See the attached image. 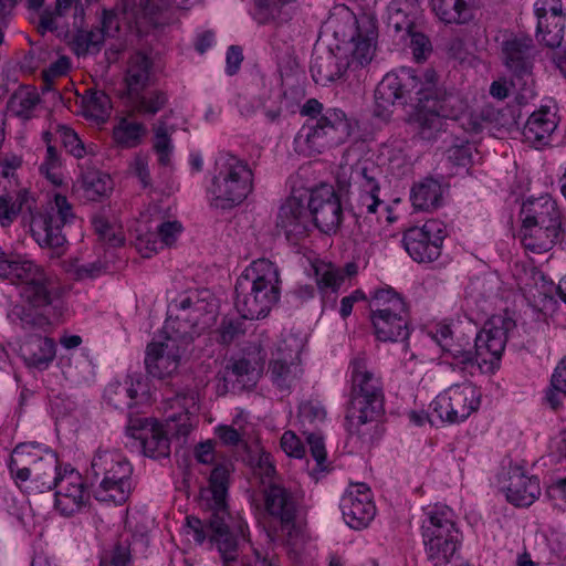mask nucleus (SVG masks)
I'll return each instance as SVG.
<instances>
[{
	"label": "nucleus",
	"mask_w": 566,
	"mask_h": 566,
	"mask_svg": "<svg viewBox=\"0 0 566 566\" xmlns=\"http://www.w3.org/2000/svg\"><path fill=\"white\" fill-rule=\"evenodd\" d=\"M87 497V493L57 490L54 506L62 515L70 516L83 507Z\"/></svg>",
	"instance_id": "09e8293b"
},
{
	"label": "nucleus",
	"mask_w": 566,
	"mask_h": 566,
	"mask_svg": "<svg viewBox=\"0 0 566 566\" xmlns=\"http://www.w3.org/2000/svg\"><path fill=\"white\" fill-rule=\"evenodd\" d=\"M281 448L290 458L301 459L305 451L295 433L286 431L281 438Z\"/></svg>",
	"instance_id": "680f3d73"
},
{
	"label": "nucleus",
	"mask_w": 566,
	"mask_h": 566,
	"mask_svg": "<svg viewBox=\"0 0 566 566\" xmlns=\"http://www.w3.org/2000/svg\"><path fill=\"white\" fill-rule=\"evenodd\" d=\"M314 271L316 284L321 292L328 290L336 292L345 281L344 270L331 263L316 262L314 263Z\"/></svg>",
	"instance_id": "37998d69"
},
{
	"label": "nucleus",
	"mask_w": 566,
	"mask_h": 566,
	"mask_svg": "<svg viewBox=\"0 0 566 566\" xmlns=\"http://www.w3.org/2000/svg\"><path fill=\"white\" fill-rule=\"evenodd\" d=\"M130 170L140 180L143 187H148L151 184L150 174L148 169L147 157L137 155L130 164Z\"/></svg>",
	"instance_id": "0e129e2a"
},
{
	"label": "nucleus",
	"mask_w": 566,
	"mask_h": 566,
	"mask_svg": "<svg viewBox=\"0 0 566 566\" xmlns=\"http://www.w3.org/2000/svg\"><path fill=\"white\" fill-rule=\"evenodd\" d=\"M135 245L143 258H150L158 249V242L153 233L139 235L136 239Z\"/></svg>",
	"instance_id": "338daca9"
},
{
	"label": "nucleus",
	"mask_w": 566,
	"mask_h": 566,
	"mask_svg": "<svg viewBox=\"0 0 566 566\" xmlns=\"http://www.w3.org/2000/svg\"><path fill=\"white\" fill-rule=\"evenodd\" d=\"M243 61L242 49L238 45L229 46L226 55V72L228 75H234Z\"/></svg>",
	"instance_id": "69168bd1"
},
{
	"label": "nucleus",
	"mask_w": 566,
	"mask_h": 566,
	"mask_svg": "<svg viewBox=\"0 0 566 566\" xmlns=\"http://www.w3.org/2000/svg\"><path fill=\"white\" fill-rule=\"evenodd\" d=\"M558 126L556 112L549 107H541L528 117L523 135L535 147H543L552 142Z\"/></svg>",
	"instance_id": "412c9836"
},
{
	"label": "nucleus",
	"mask_w": 566,
	"mask_h": 566,
	"mask_svg": "<svg viewBox=\"0 0 566 566\" xmlns=\"http://www.w3.org/2000/svg\"><path fill=\"white\" fill-rule=\"evenodd\" d=\"M413 107L412 120L422 138L431 139L446 129L447 119H457L464 111L463 101L444 93L438 86L433 70L418 74L410 67L387 73L374 94L373 113L381 120H389L398 105Z\"/></svg>",
	"instance_id": "f257e3e1"
},
{
	"label": "nucleus",
	"mask_w": 566,
	"mask_h": 566,
	"mask_svg": "<svg viewBox=\"0 0 566 566\" xmlns=\"http://www.w3.org/2000/svg\"><path fill=\"white\" fill-rule=\"evenodd\" d=\"M222 566H248V562L241 555L238 541L230 544H221L218 548Z\"/></svg>",
	"instance_id": "bf43d9fd"
},
{
	"label": "nucleus",
	"mask_w": 566,
	"mask_h": 566,
	"mask_svg": "<svg viewBox=\"0 0 566 566\" xmlns=\"http://www.w3.org/2000/svg\"><path fill=\"white\" fill-rule=\"evenodd\" d=\"M116 467L123 471V474L116 475L114 469H108L101 482L97 496L102 501H113L116 504H122L128 499L130 489L128 476L132 473V467L129 462H116Z\"/></svg>",
	"instance_id": "a878e982"
},
{
	"label": "nucleus",
	"mask_w": 566,
	"mask_h": 566,
	"mask_svg": "<svg viewBox=\"0 0 566 566\" xmlns=\"http://www.w3.org/2000/svg\"><path fill=\"white\" fill-rule=\"evenodd\" d=\"M145 366L147 373L166 385H172L177 373V345L170 336L148 344Z\"/></svg>",
	"instance_id": "dca6fc26"
},
{
	"label": "nucleus",
	"mask_w": 566,
	"mask_h": 566,
	"mask_svg": "<svg viewBox=\"0 0 566 566\" xmlns=\"http://www.w3.org/2000/svg\"><path fill=\"white\" fill-rule=\"evenodd\" d=\"M565 23H566V17L563 18L562 27L559 30V34H557V39L554 40L553 38L549 39L551 32H553V23L552 20H547L546 28H542L539 24V21H537V28H536V38L537 40L543 43L544 45L548 48H557L560 45L563 39H564V30H565Z\"/></svg>",
	"instance_id": "052dcab7"
},
{
	"label": "nucleus",
	"mask_w": 566,
	"mask_h": 566,
	"mask_svg": "<svg viewBox=\"0 0 566 566\" xmlns=\"http://www.w3.org/2000/svg\"><path fill=\"white\" fill-rule=\"evenodd\" d=\"M40 170L52 182V185H62L63 176L61 172V160L54 146L48 145L45 160L41 165Z\"/></svg>",
	"instance_id": "3c124183"
},
{
	"label": "nucleus",
	"mask_w": 566,
	"mask_h": 566,
	"mask_svg": "<svg viewBox=\"0 0 566 566\" xmlns=\"http://www.w3.org/2000/svg\"><path fill=\"white\" fill-rule=\"evenodd\" d=\"M534 12L542 28H546L547 20H552L553 32L549 39H557L562 27L563 18L566 17L562 0H536L534 3Z\"/></svg>",
	"instance_id": "f704fd0d"
},
{
	"label": "nucleus",
	"mask_w": 566,
	"mask_h": 566,
	"mask_svg": "<svg viewBox=\"0 0 566 566\" xmlns=\"http://www.w3.org/2000/svg\"><path fill=\"white\" fill-rule=\"evenodd\" d=\"M344 51H327L316 55L311 63V74L316 84L326 86L338 80L344 74L346 67L357 69L356 65H348L343 60Z\"/></svg>",
	"instance_id": "b1692460"
},
{
	"label": "nucleus",
	"mask_w": 566,
	"mask_h": 566,
	"mask_svg": "<svg viewBox=\"0 0 566 566\" xmlns=\"http://www.w3.org/2000/svg\"><path fill=\"white\" fill-rule=\"evenodd\" d=\"M551 385L566 396V356L557 364L551 378Z\"/></svg>",
	"instance_id": "774afa93"
},
{
	"label": "nucleus",
	"mask_w": 566,
	"mask_h": 566,
	"mask_svg": "<svg viewBox=\"0 0 566 566\" xmlns=\"http://www.w3.org/2000/svg\"><path fill=\"white\" fill-rule=\"evenodd\" d=\"M560 232V229L522 222L518 239L526 251L541 254L548 252L555 245Z\"/></svg>",
	"instance_id": "393cba45"
},
{
	"label": "nucleus",
	"mask_w": 566,
	"mask_h": 566,
	"mask_svg": "<svg viewBox=\"0 0 566 566\" xmlns=\"http://www.w3.org/2000/svg\"><path fill=\"white\" fill-rule=\"evenodd\" d=\"M251 470L255 478H259L262 484L265 479L269 485L263 490L265 511L281 523L283 531L291 536L293 532L297 533L296 525L297 504L292 493L272 480L275 475V468L272 462H250Z\"/></svg>",
	"instance_id": "9d476101"
},
{
	"label": "nucleus",
	"mask_w": 566,
	"mask_h": 566,
	"mask_svg": "<svg viewBox=\"0 0 566 566\" xmlns=\"http://www.w3.org/2000/svg\"><path fill=\"white\" fill-rule=\"evenodd\" d=\"M211 515L209 518L210 541L216 545L217 549L220 548L222 542L230 544L237 542V538L229 530L230 514L228 511V503L218 501L210 502Z\"/></svg>",
	"instance_id": "473e14b6"
},
{
	"label": "nucleus",
	"mask_w": 566,
	"mask_h": 566,
	"mask_svg": "<svg viewBox=\"0 0 566 566\" xmlns=\"http://www.w3.org/2000/svg\"><path fill=\"white\" fill-rule=\"evenodd\" d=\"M307 207L313 222L322 232L336 233L343 222V207L332 185L321 184L312 189Z\"/></svg>",
	"instance_id": "4468645a"
},
{
	"label": "nucleus",
	"mask_w": 566,
	"mask_h": 566,
	"mask_svg": "<svg viewBox=\"0 0 566 566\" xmlns=\"http://www.w3.org/2000/svg\"><path fill=\"white\" fill-rule=\"evenodd\" d=\"M12 457H28L33 460H51L56 459L57 454L55 451L50 450L46 447H43L41 444H36L33 442L30 443H20L18 444L13 452ZM13 460V458H11Z\"/></svg>",
	"instance_id": "5fc2aeb1"
},
{
	"label": "nucleus",
	"mask_w": 566,
	"mask_h": 566,
	"mask_svg": "<svg viewBox=\"0 0 566 566\" xmlns=\"http://www.w3.org/2000/svg\"><path fill=\"white\" fill-rule=\"evenodd\" d=\"M92 223L98 239L109 247H119L124 242L120 233L116 232L114 227L103 216H94Z\"/></svg>",
	"instance_id": "603ef678"
},
{
	"label": "nucleus",
	"mask_w": 566,
	"mask_h": 566,
	"mask_svg": "<svg viewBox=\"0 0 566 566\" xmlns=\"http://www.w3.org/2000/svg\"><path fill=\"white\" fill-rule=\"evenodd\" d=\"M130 560L129 546L125 542H118L114 548L101 560L99 566H127Z\"/></svg>",
	"instance_id": "4d7b16f0"
},
{
	"label": "nucleus",
	"mask_w": 566,
	"mask_h": 566,
	"mask_svg": "<svg viewBox=\"0 0 566 566\" xmlns=\"http://www.w3.org/2000/svg\"><path fill=\"white\" fill-rule=\"evenodd\" d=\"M22 217L24 226H29L32 238L41 248L53 250L55 255L63 253L66 238L63 227L74 218L73 209L66 197L55 195L45 207L36 209L35 200L28 190H19L0 195V226L9 227L18 216Z\"/></svg>",
	"instance_id": "7ed1b4c3"
},
{
	"label": "nucleus",
	"mask_w": 566,
	"mask_h": 566,
	"mask_svg": "<svg viewBox=\"0 0 566 566\" xmlns=\"http://www.w3.org/2000/svg\"><path fill=\"white\" fill-rule=\"evenodd\" d=\"M533 52L532 40L528 38H513L504 42L503 54L506 66L516 72H526L531 66Z\"/></svg>",
	"instance_id": "2f4dec72"
},
{
	"label": "nucleus",
	"mask_w": 566,
	"mask_h": 566,
	"mask_svg": "<svg viewBox=\"0 0 566 566\" xmlns=\"http://www.w3.org/2000/svg\"><path fill=\"white\" fill-rule=\"evenodd\" d=\"M423 542L428 558L434 566L446 565L457 551L458 530L447 511H437L429 514L427 524H423Z\"/></svg>",
	"instance_id": "f8f14e48"
},
{
	"label": "nucleus",
	"mask_w": 566,
	"mask_h": 566,
	"mask_svg": "<svg viewBox=\"0 0 566 566\" xmlns=\"http://www.w3.org/2000/svg\"><path fill=\"white\" fill-rule=\"evenodd\" d=\"M138 389L132 379L124 382L112 384L106 390V397L111 403L116 408L126 406L127 408L134 407L137 401Z\"/></svg>",
	"instance_id": "a18cd8bd"
},
{
	"label": "nucleus",
	"mask_w": 566,
	"mask_h": 566,
	"mask_svg": "<svg viewBox=\"0 0 566 566\" xmlns=\"http://www.w3.org/2000/svg\"><path fill=\"white\" fill-rule=\"evenodd\" d=\"M130 98L134 112L149 117L163 109L168 101L166 93L159 90L148 91L144 94H133Z\"/></svg>",
	"instance_id": "a19ab883"
},
{
	"label": "nucleus",
	"mask_w": 566,
	"mask_h": 566,
	"mask_svg": "<svg viewBox=\"0 0 566 566\" xmlns=\"http://www.w3.org/2000/svg\"><path fill=\"white\" fill-rule=\"evenodd\" d=\"M262 368L263 367L260 363H252L247 358L234 360L230 366H228V370L243 387L254 386L262 373Z\"/></svg>",
	"instance_id": "49530a36"
},
{
	"label": "nucleus",
	"mask_w": 566,
	"mask_h": 566,
	"mask_svg": "<svg viewBox=\"0 0 566 566\" xmlns=\"http://www.w3.org/2000/svg\"><path fill=\"white\" fill-rule=\"evenodd\" d=\"M104 41L103 33L96 28L78 30L73 38V48L77 55H85L90 52H98Z\"/></svg>",
	"instance_id": "de8ad7c7"
},
{
	"label": "nucleus",
	"mask_w": 566,
	"mask_h": 566,
	"mask_svg": "<svg viewBox=\"0 0 566 566\" xmlns=\"http://www.w3.org/2000/svg\"><path fill=\"white\" fill-rule=\"evenodd\" d=\"M298 417L302 422L314 424L325 420L326 411L319 402L306 401L300 406Z\"/></svg>",
	"instance_id": "13d9d810"
},
{
	"label": "nucleus",
	"mask_w": 566,
	"mask_h": 566,
	"mask_svg": "<svg viewBox=\"0 0 566 566\" xmlns=\"http://www.w3.org/2000/svg\"><path fill=\"white\" fill-rule=\"evenodd\" d=\"M277 227L284 231L289 240H296L306 235L310 227V214L303 200L294 195L285 200L279 211Z\"/></svg>",
	"instance_id": "6ab92c4d"
},
{
	"label": "nucleus",
	"mask_w": 566,
	"mask_h": 566,
	"mask_svg": "<svg viewBox=\"0 0 566 566\" xmlns=\"http://www.w3.org/2000/svg\"><path fill=\"white\" fill-rule=\"evenodd\" d=\"M506 475L507 501L515 506H530L539 494L537 478L518 462L510 464Z\"/></svg>",
	"instance_id": "a211bd4d"
},
{
	"label": "nucleus",
	"mask_w": 566,
	"mask_h": 566,
	"mask_svg": "<svg viewBox=\"0 0 566 566\" xmlns=\"http://www.w3.org/2000/svg\"><path fill=\"white\" fill-rule=\"evenodd\" d=\"M0 276L20 283L21 297L33 307H45L59 296L57 279L30 260H0Z\"/></svg>",
	"instance_id": "6e6552de"
},
{
	"label": "nucleus",
	"mask_w": 566,
	"mask_h": 566,
	"mask_svg": "<svg viewBox=\"0 0 566 566\" xmlns=\"http://www.w3.org/2000/svg\"><path fill=\"white\" fill-rule=\"evenodd\" d=\"M514 326L512 318L494 315L478 334L469 322L453 325L439 322L431 327L429 335L452 365L463 370L478 368L481 373L492 374L499 368L507 333Z\"/></svg>",
	"instance_id": "f03ea898"
},
{
	"label": "nucleus",
	"mask_w": 566,
	"mask_h": 566,
	"mask_svg": "<svg viewBox=\"0 0 566 566\" xmlns=\"http://www.w3.org/2000/svg\"><path fill=\"white\" fill-rule=\"evenodd\" d=\"M521 222H531L562 230V212L555 199L548 195L528 198L523 202Z\"/></svg>",
	"instance_id": "aec40b11"
},
{
	"label": "nucleus",
	"mask_w": 566,
	"mask_h": 566,
	"mask_svg": "<svg viewBox=\"0 0 566 566\" xmlns=\"http://www.w3.org/2000/svg\"><path fill=\"white\" fill-rule=\"evenodd\" d=\"M324 31L336 41V50L344 51L348 65L365 66L374 59L378 32L370 18H357L347 6L337 4L324 23Z\"/></svg>",
	"instance_id": "20e7f679"
},
{
	"label": "nucleus",
	"mask_w": 566,
	"mask_h": 566,
	"mask_svg": "<svg viewBox=\"0 0 566 566\" xmlns=\"http://www.w3.org/2000/svg\"><path fill=\"white\" fill-rule=\"evenodd\" d=\"M448 187L434 178L416 182L410 190V201L415 210L431 212L443 205Z\"/></svg>",
	"instance_id": "5701e85b"
},
{
	"label": "nucleus",
	"mask_w": 566,
	"mask_h": 566,
	"mask_svg": "<svg viewBox=\"0 0 566 566\" xmlns=\"http://www.w3.org/2000/svg\"><path fill=\"white\" fill-rule=\"evenodd\" d=\"M277 266L268 259L253 261L235 284V307L243 318L265 317L281 294Z\"/></svg>",
	"instance_id": "39448f33"
},
{
	"label": "nucleus",
	"mask_w": 566,
	"mask_h": 566,
	"mask_svg": "<svg viewBox=\"0 0 566 566\" xmlns=\"http://www.w3.org/2000/svg\"><path fill=\"white\" fill-rule=\"evenodd\" d=\"M300 354V343L293 337L283 339L276 345L269 367L275 385L281 388H290L300 379L303 374Z\"/></svg>",
	"instance_id": "2eb2a0df"
},
{
	"label": "nucleus",
	"mask_w": 566,
	"mask_h": 566,
	"mask_svg": "<svg viewBox=\"0 0 566 566\" xmlns=\"http://www.w3.org/2000/svg\"><path fill=\"white\" fill-rule=\"evenodd\" d=\"M154 149L158 155L159 164L163 166L168 165L170 161L172 146L170 143L168 129L163 122H159L155 127Z\"/></svg>",
	"instance_id": "864d4df0"
},
{
	"label": "nucleus",
	"mask_w": 566,
	"mask_h": 566,
	"mask_svg": "<svg viewBox=\"0 0 566 566\" xmlns=\"http://www.w3.org/2000/svg\"><path fill=\"white\" fill-rule=\"evenodd\" d=\"M434 14L446 23H464L471 18V0H431Z\"/></svg>",
	"instance_id": "72a5a7b5"
},
{
	"label": "nucleus",
	"mask_w": 566,
	"mask_h": 566,
	"mask_svg": "<svg viewBox=\"0 0 566 566\" xmlns=\"http://www.w3.org/2000/svg\"><path fill=\"white\" fill-rule=\"evenodd\" d=\"M340 507L345 522L356 530L366 527L376 514L369 488L364 483L350 485L342 497Z\"/></svg>",
	"instance_id": "f3484780"
},
{
	"label": "nucleus",
	"mask_w": 566,
	"mask_h": 566,
	"mask_svg": "<svg viewBox=\"0 0 566 566\" xmlns=\"http://www.w3.org/2000/svg\"><path fill=\"white\" fill-rule=\"evenodd\" d=\"M55 471L54 485L57 490L86 493L82 474L71 463H59Z\"/></svg>",
	"instance_id": "c03bdc74"
},
{
	"label": "nucleus",
	"mask_w": 566,
	"mask_h": 566,
	"mask_svg": "<svg viewBox=\"0 0 566 566\" xmlns=\"http://www.w3.org/2000/svg\"><path fill=\"white\" fill-rule=\"evenodd\" d=\"M40 102L39 93L31 87H19L8 101V109L17 117L29 119Z\"/></svg>",
	"instance_id": "c9c22d12"
},
{
	"label": "nucleus",
	"mask_w": 566,
	"mask_h": 566,
	"mask_svg": "<svg viewBox=\"0 0 566 566\" xmlns=\"http://www.w3.org/2000/svg\"><path fill=\"white\" fill-rule=\"evenodd\" d=\"M57 132L66 150L76 158H83L86 151L77 134L66 126H59Z\"/></svg>",
	"instance_id": "6e6d98bb"
},
{
	"label": "nucleus",
	"mask_w": 566,
	"mask_h": 566,
	"mask_svg": "<svg viewBox=\"0 0 566 566\" xmlns=\"http://www.w3.org/2000/svg\"><path fill=\"white\" fill-rule=\"evenodd\" d=\"M132 430V436L139 440V447L143 453L147 458L160 459L168 458L170 455V442L163 426L158 422H151L140 428L142 433L136 434L134 427H128Z\"/></svg>",
	"instance_id": "bb28decb"
},
{
	"label": "nucleus",
	"mask_w": 566,
	"mask_h": 566,
	"mask_svg": "<svg viewBox=\"0 0 566 566\" xmlns=\"http://www.w3.org/2000/svg\"><path fill=\"white\" fill-rule=\"evenodd\" d=\"M349 371V395L382 398L381 380L370 368H368L364 356L359 355L350 360Z\"/></svg>",
	"instance_id": "4be33fe9"
},
{
	"label": "nucleus",
	"mask_w": 566,
	"mask_h": 566,
	"mask_svg": "<svg viewBox=\"0 0 566 566\" xmlns=\"http://www.w3.org/2000/svg\"><path fill=\"white\" fill-rule=\"evenodd\" d=\"M481 390L470 381L454 384L441 391L431 402L432 412L444 423L464 422L481 406Z\"/></svg>",
	"instance_id": "9b49d317"
},
{
	"label": "nucleus",
	"mask_w": 566,
	"mask_h": 566,
	"mask_svg": "<svg viewBox=\"0 0 566 566\" xmlns=\"http://www.w3.org/2000/svg\"><path fill=\"white\" fill-rule=\"evenodd\" d=\"M364 191L359 195L357 201V210L359 214H374L377 212L378 207H384L387 212V220L389 222H394L395 218L390 216L391 210L388 206L384 205V202L379 199V187L375 182L373 178H365V182L363 185Z\"/></svg>",
	"instance_id": "58836bf2"
},
{
	"label": "nucleus",
	"mask_w": 566,
	"mask_h": 566,
	"mask_svg": "<svg viewBox=\"0 0 566 566\" xmlns=\"http://www.w3.org/2000/svg\"><path fill=\"white\" fill-rule=\"evenodd\" d=\"M20 353L27 365L41 369L55 356L54 342L48 337L31 336L20 346Z\"/></svg>",
	"instance_id": "7c9ffc66"
},
{
	"label": "nucleus",
	"mask_w": 566,
	"mask_h": 566,
	"mask_svg": "<svg viewBox=\"0 0 566 566\" xmlns=\"http://www.w3.org/2000/svg\"><path fill=\"white\" fill-rule=\"evenodd\" d=\"M354 122L344 111L328 108L319 118L304 124L294 139L295 150L303 156H315L345 143Z\"/></svg>",
	"instance_id": "423d86ee"
},
{
	"label": "nucleus",
	"mask_w": 566,
	"mask_h": 566,
	"mask_svg": "<svg viewBox=\"0 0 566 566\" xmlns=\"http://www.w3.org/2000/svg\"><path fill=\"white\" fill-rule=\"evenodd\" d=\"M83 187L91 199H96L112 190V180L101 171H87L83 176Z\"/></svg>",
	"instance_id": "8fccbe9b"
},
{
	"label": "nucleus",
	"mask_w": 566,
	"mask_h": 566,
	"mask_svg": "<svg viewBox=\"0 0 566 566\" xmlns=\"http://www.w3.org/2000/svg\"><path fill=\"white\" fill-rule=\"evenodd\" d=\"M111 98L104 91L88 90L83 97V112L88 118L105 122L111 114Z\"/></svg>",
	"instance_id": "4c0bfd02"
},
{
	"label": "nucleus",
	"mask_w": 566,
	"mask_h": 566,
	"mask_svg": "<svg viewBox=\"0 0 566 566\" xmlns=\"http://www.w3.org/2000/svg\"><path fill=\"white\" fill-rule=\"evenodd\" d=\"M253 190V172L248 163L232 156L217 161V174L208 189L211 206L231 209L242 203Z\"/></svg>",
	"instance_id": "0eeeda50"
},
{
	"label": "nucleus",
	"mask_w": 566,
	"mask_h": 566,
	"mask_svg": "<svg viewBox=\"0 0 566 566\" xmlns=\"http://www.w3.org/2000/svg\"><path fill=\"white\" fill-rule=\"evenodd\" d=\"M146 133L144 124L122 118L113 128V138L123 148H134L142 143Z\"/></svg>",
	"instance_id": "e433bc0d"
},
{
	"label": "nucleus",
	"mask_w": 566,
	"mask_h": 566,
	"mask_svg": "<svg viewBox=\"0 0 566 566\" xmlns=\"http://www.w3.org/2000/svg\"><path fill=\"white\" fill-rule=\"evenodd\" d=\"M370 312L374 334L378 340L399 342L409 337L407 305L392 289H380L374 293Z\"/></svg>",
	"instance_id": "1a4fd4ad"
},
{
	"label": "nucleus",
	"mask_w": 566,
	"mask_h": 566,
	"mask_svg": "<svg viewBox=\"0 0 566 566\" xmlns=\"http://www.w3.org/2000/svg\"><path fill=\"white\" fill-rule=\"evenodd\" d=\"M382 407V398L349 395L346 419L350 430L358 431L363 424L375 421Z\"/></svg>",
	"instance_id": "cd10ccee"
},
{
	"label": "nucleus",
	"mask_w": 566,
	"mask_h": 566,
	"mask_svg": "<svg viewBox=\"0 0 566 566\" xmlns=\"http://www.w3.org/2000/svg\"><path fill=\"white\" fill-rule=\"evenodd\" d=\"M446 237L444 223L438 219H429L422 226L407 229L402 234V245L413 261L431 263L441 255Z\"/></svg>",
	"instance_id": "ddd939ff"
},
{
	"label": "nucleus",
	"mask_w": 566,
	"mask_h": 566,
	"mask_svg": "<svg viewBox=\"0 0 566 566\" xmlns=\"http://www.w3.org/2000/svg\"><path fill=\"white\" fill-rule=\"evenodd\" d=\"M153 70V61L143 52L133 54L127 64L125 82L129 96L142 93L149 84Z\"/></svg>",
	"instance_id": "c756f323"
},
{
	"label": "nucleus",
	"mask_w": 566,
	"mask_h": 566,
	"mask_svg": "<svg viewBox=\"0 0 566 566\" xmlns=\"http://www.w3.org/2000/svg\"><path fill=\"white\" fill-rule=\"evenodd\" d=\"M290 0H253L252 19L261 25L280 27L291 20Z\"/></svg>",
	"instance_id": "c85d7f7f"
},
{
	"label": "nucleus",
	"mask_w": 566,
	"mask_h": 566,
	"mask_svg": "<svg viewBox=\"0 0 566 566\" xmlns=\"http://www.w3.org/2000/svg\"><path fill=\"white\" fill-rule=\"evenodd\" d=\"M234 471L232 462H221L213 468L209 476V490L211 501L227 502L230 476Z\"/></svg>",
	"instance_id": "ea45409f"
},
{
	"label": "nucleus",
	"mask_w": 566,
	"mask_h": 566,
	"mask_svg": "<svg viewBox=\"0 0 566 566\" xmlns=\"http://www.w3.org/2000/svg\"><path fill=\"white\" fill-rule=\"evenodd\" d=\"M95 28L103 33L105 39L115 36L119 31V23L116 13L103 10L99 23Z\"/></svg>",
	"instance_id": "e2e57ef3"
},
{
	"label": "nucleus",
	"mask_w": 566,
	"mask_h": 566,
	"mask_svg": "<svg viewBox=\"0 0 566 566\" xmlns=\"http://www.w3.org/2000/svg\"><path fill=\"white\" fill-rule=\"evenodd\" d=\"M205 293L206 292L190 291L179 302V310L187 312L182 319L188 322L192 327L199 325L208 313L209 304L200 296Z\"/></svg>",
	"instance_id": "79ce46f5"
}]
</instances>
